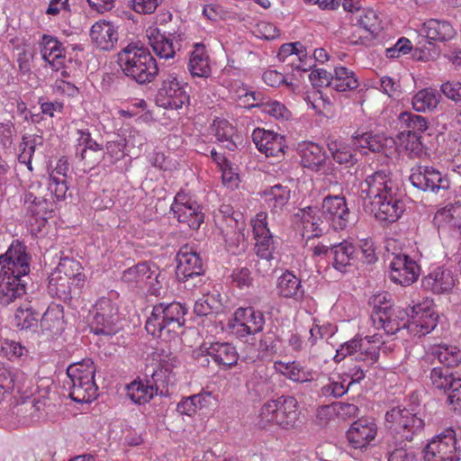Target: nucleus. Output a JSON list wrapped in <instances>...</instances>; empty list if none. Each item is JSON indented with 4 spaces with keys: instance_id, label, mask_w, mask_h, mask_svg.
I'll return each mask as SVG.
<instances>
[{
    "instance_id": "6",
    "label": "nucleus",
    "mask_w": 461,
    "mask_h": 461,
    "mask_svg": "<svg viewBox=\"0 0 461 461\" xmlns=\"http://www.w3.org/2000/svg\"><path fill=\"white\" fill-rule=\"evenodd\" d=\"M95 367L94 362L87 358L74 363L67 368V386L70 398L77 402H90L97 396V386L94 377Z\"/></svg>"
},
{
    "instance_id": "55",
    "label": "nucleus",
    "mask_w": 461,
    "mask_h": 461,
    "mask_svg": "<svg viewBox=\"0 0 461 461\" xmlns=\"http://www.w3.org/2000/svg\"><path fill=\"white\" fill-rule=\"evenodd\" d=\"M397 138L400 146L409 151L411 157H420L423 153L421 134L399 132Z\"/></svg>"
},
{
    "instance_id": "18",
    "label": "nucleus",
    "mask_w": 461,
    "mask_h": 461,
    "mask_svg": "<svg viewBox=\"0 0 461 461\" xmlns=\"http://www.w3.org/2000/svg\"><path fill=\"white\" fill-rule=\"evenodd\" d=\"M176 275L179 281L187 282L204 273L203 259L192 246L181 247L176 255Z\"/></svg>"
},
{
    "instance_id": "27",
    "label": "nucleus",
    "mask_w": 461,
    "mask_h": 461,
    "mask_svg": "<svg viewBox=\"0 0 461 461\" xmlns=\"http://www.w3.org/2000/svg\"><path fill=\"white\" fill-rule=\"evenodd\" d=\"M92 42L102 50H112L118 41L117 27L108 21L95 23L90 30Z\"/></svg>"
},
{
    "instance_id": "34",
    "label": "nucleus",
    "mask_w": 461,
    "mask_h": 461,
    "mask_svg": "<svg viewBox=\"0 0 461 461\" xmlns=\"http://www.w3.org/2000/svg\"><path fill=\"white\" fill-rule=\"evenodd\" d=\"M220 213L222 214L223 218L221 230L225 242L230 244L239 243L240 239L239 217H241V214L234 212L232 207L227 204L221 206Z\"/></svg>"
},
{
    "instance_id": "56",
    "label": "nucleus",
    "mask_w": 461,
    "mask_h": 461,
    "mask_svg": "<svg viewBox=\"0 0 461 461\" xmlns=\"http://www.w3.org/2000/svg\"><path fill=\"white\" fill-rule=\"evenodd\" d=\"M369 305L372 307L370 318L373 323L376 321V317H383L387 311H391L393 307L392 297L387 293H381L373 295L369 300Z\"/></svg>"
},
{
    "instance_id": "14",
    "label": "nucleus",
    "mask_w": 461,
    "mask_h": 461,
    "mask_svg": "<svg viewBox=\"0 0 461 461\" xmlns=\"http://www.w3.org/2000/svg\"><path fill=\"white\" fill-rule=\"evenodd\" d=\"M321 212L333 230H344L352 222V215L345 197L328 195L322 203Z\"/></svg>"
},
{
    "instance_id": "8",
    "label": "nucleus",
    "mask_w": 461,
    "mask_h": 461,
    "mask_svg": "<svg viewBox=\"0 0 461 461\" xmlns=\"http://www.w3.org/2000/svg\"><path fill=\"white\" fill-rule=\"evenodd\" d=\"M424 461H458L461 458V439L452 428L433 437L423 450Z\"/></svg>"
},
{
    "instance_id": "64",
    "label": "nucleus",
    "mask_w": 461,
    "mask_h": 461,
    "mask_svg": "<svg viewBox=\"0 0 461 461\" xmlns=\"http://www.w3.org/2000/svg\"><path fill=\"white\" fill-rule=\"evenodd\" d=\"M440 91L443 95L454 101L455 103L461 102V83L458 81H447L440 86Z\"/></svg>"
},
{
    "instance_id": "20",
    "label": "nucleus",
    "mask_w": 461,
    "mask_h": 461,
    "mask_svg": "<svg viewBox=\"0 0 461 461\" xmlns=\"http://www.w3.org/2000/svg\"><path fill=\"white\" fill-rule=\"evenodd\" d=\"M267 215L266 212H258L255 218L251 220V226L256 240V253L261 258L268 261L273 258L276 247L273 236L267 227Z\"/></svg>"
},
{
    "instance_id": "47",
    "label": "nucleus",
    "mask_w": 461,
    "mask_h": 461,
    "mask_svg": "<svg viewBox=\"0 0 461 461\" xmlns=\"http://www.w3.org/2000/svg\"><path fill=\"white\" fill-rule=\"evenodd\" d=\"M158 393V387L153 384H145L141 381H133L127 386L128 397L137 404L149 402Z\"/></svg>"
},
{
    "instance_id": "10",
    "label": "nucleus",
    "mask_w": 461,
    "mask_h": 461,
    "mask_svg": "<svg viewBox=\"0 0 461 461\" xmlns=\"http://www.w3.org/2000/svg\"><path fill=\"white\" fill-rule=\"evenodd\" d=\"M44 192L40 183H33L24 195V208L26 216L29 217L31 225H37V230H41L47 218L53 212V202L41 195Z\"/></svg>"
},
{
    "instance_id": "63",
    "label": "nucleus",
    "mask_w": 461,
    "mask_h": 461,
    "mask_svg": "<svg viewBox=\"0 0 461 461\" xmlns=\"http://www.w3.org/2000/svg\"><path fill=\"white\" fill-rule=\"evenodd\" d=\"M349 386L348 384H345V381L330 380L329 384L322 386L321 393L327 397H341L348 391Z\"/></svg>"
},
{
    "instance_id": "62",
    "label": "nucleus",
    "mask_w": 461,
    "mask_h": 461,
    "mask_svg": "<svg viewBox=\"0 0 461 461\" xmlns=\"http://www.w3.org/2000/svg\"><path fill=\"white\" fill-rule=\"evenodd\" d=\"M150 30L153 32H158L160 35L179 43L185 39V32L181 30V26L178 24L177 21L174 23L165 24V26L161 28H150Z\"/></svg>"
},
{
    "instance_id": "28",
    "label": "nucleus",
    "mask_w": 461,
    "mask_h": 461,
    "mask_svg": "<svg viewBox=\"0 0 461 461\" xmlns=\"http://www.w3.org/2000/svg\"><path fill=\"white\" fill-rule=\"evenodd\" d=\"M247 387L256 396L262 398L267 396L274 391L273 383L268 368L262 363L257 364L247 381Z\"/></svg>"
},
{
    "instance_id": "57",
    "label": "nucleus",
    "mask_w": 461,
    "mask_h": 461,
    "mask_svg": "<svg viewBox=\"0 0 461 461\" xmlns=\"http://www.w3.org/2000/svg\"><path fill=\"white\" fill-rule=\"evenodd\" d=\"M124 148L125 143L122 140L108 141L105 145V150H104L101 161L103 160L104 165L115 164L117 161L124 158Z\"/></svg>"
},
{
    "instance_id": "49",
    "label": "nucleus",
    "mask_w": 461,
    "mask_h": 461,
    "mask_svg": "<svg viewBox=\"0 0 461 461\" xmlns=\"http://www.w3.org/2000/svg\"><path fill=\"white\" fill-rule=\"evenodd\" d=\"M212 131L218 141L223 144V147L229 150H235L237 148L234 140L235 129L226 120H214L212 123Z\"/></svg>"
},
{
    "instance_id": "60",
    "label": "nucleus",
    "mask_w": 461,
    "mask_h": 461,
    "mask_svg": "<svg viewBox=\"0 0 461 461\" xmlns=\"http://www.w3.org/2000/svg\"><path fill=\"white\" fill-rule=\"evenodd\" d=\"M363 349V340L362 339L354 338L344 344H342L339 348L337 349V353L334 357V360L336 362L342 361L348 356H351L355 353L358 354L359 350Z\"/></svg>"
},
{
    "instance_id": "3",
    "label": "nucleus",
    "mask_w": 461,
    "mask_h": 461,
    "mask_svg": "<svg viewBox=\"0 0 461 461\" xmlns=\"http://www.w3.org/2000/svg\"><path fill=\"white\" fill-rule=\"evenodd\" d=\"M30 257L19 241L13 242L0 256V303L8 305L26 294Z\"/></svg>"
},
{
    "instance_id": "24",
    "label": "nucleus",
    "mask_w": 461,
    "mask_h": 461,
    "mask_svg": "<svg viewBox=\"0 0 461 461\" xmlns=\"http://www.w3.org/2000/svg\"><path fill=\"white\" fill-rule=\"evenodd\" d=\"M77 144L76 153L88 166L98 165L104 155L103 145L95 140L89 131L77 130Z\"/></svg>"
},
{
    "instance_id": "32",
    "label": "nucleus",
    "mask_w": 461,
    "mask_h": 461,
    "mask_svg": "<svg viewBox=\"0 0 461 461\" xmlns=\"http://www.w3.org/2000/svg\"><path fill=\"white\" fill-rule=\"evenodd\" d=\"M357 253L356 247L347 240L331 245L332 267L341 273H346L348 267L355 264Z\"/></svg>"
},
{
    "instance_id": "31",
    "label": "nucleus",
    "mask_w": 461,
    "mask_h": 461,
    "mask_svg": "<svg viewBox=\"0 0 461 461\" xmlns=\"http://www.w3.org/2000/svg\"><path fill=\"white\" fill-rule=\"evenodd\" d=\"M280 61H288L293 68L298 70H308L311 65L307 64L305 47L299 41L283 44L277 53Z\"/></svg>"
},
{
    "instance_id": "39",
    "label": "nucleus",
    "mask_w": 461,
    "mask_h": 461,
    "mask_svg": "<svg viewBox=\"0 0 461 461\" xmlns=\"http://www.w3.org/2000/svg\"><path fill=\"white\" fill-rule=\"evenodd\" d=\"M188 70L193 77L207 78L211 75L209 57L205 51L204 45L201 43L194 44L188 62Z\"/></svg>"
},
{
    "instance_id": "46",
    "label": "nucleus",
    "mask_w": 461,
    "mask_h": 461,
    "mask_svg": "<svg viewBox=\"0 0 461 461\" xmlns=\"http://www.w3.org/2000/svg\"><path fill=\"white\" fill-rule=\"evenodd\" d=\"M331 88L338 92L351 91L358 86V81L353 71L345 67L335 68L332 75Z\"/></svg>"
},
{
    "instance_id": "23",
    "label": "nucleus",
    "mask_w": 461,
    "mask_h": 461,
    "mask_svg": "<svg viewBox=\"0 0 461 461\" xmlns=\"http://www.w3.org/2000/svg\"><path fill=\"white\" fill-rule=\"evenodd\" d=\"M377 428L373 420L359 419L347 431L349 446L355 449L366 448L376 436Z\"/></svg>"
},
{
    "instance_id": "21",
    "label": "nucleus",
    "mask_w": 461,
    "mask_h": 461,
    "mask_svg": "<svg viewBox=\"0 0 461 461\" xmlns=\"http://www.w3.org/2000/svg\"><path fill=\"white\" fill-rule=\"evenodd\" d=\"M434 359H438L446 368H455L461 364V350L453 345H434L426 351L420 362L423 366L433 364Z\"/></svg>"
},
{
    "instance_id": "26",
    "label": "nucleus",
    "mask_w": 461,
    "mask_h": 461,
    "mask_svg": "<svg viewBox=\"0 0 461 461\" xmlns=\"http://www.w3.org/2000/svg\"><path fill=\"white\" fill-rule=\"evenodd\" d=\"M294 218L299 221L305 232H311L308 238L320 237L330 228L328 221L322 217L321 209L317 210L313 207H306L299 210L294 214Z\"/></svg>"
},
{
    "instance_id": "13",
    "label": "nucleus",
    "mask_w": 461,
    "mask_h": 461,
    "mask_svg": "<svg viewBox=\"0 0 461 461\" xmlns=\"http://www.w3.org/2000/svg\"><path fill=\"white\" fill-rule=\"evenodd\" d=\"M171 211L179 222L192 230H198L203 222L204 214L200 204L183 191L176 194Z\"/></svg>"
},
{
    "instance_id": "58",
    "label": "nucleus",
    "mask_w": 461,
    "mask_h": 461,
    "mask_svg": "<svg viewBox=\"0 0 461 461\" xmlns=\"http://www.w3.org/2000/svg\"><path fill=\"white\" fill-rule=\"evenodd\" d=\"M261 111L276 120L286 121L291 117V112L285 104L269 98L266 101V104H261Z\"/></svg>"
},
{
    "instance_id": "44",
    "label": "nucleus",
    "mask_w": 461,
    "mask_h": 461,
    "mask_svg": "<svg viewBox=\"0 0 461 461\" xmlns=\"http://www.w3.org/2000/svg\"><path fill=\"white\" fill-rule=\"evenodd\" d=\"M275 366L285 376L294 382L305 383L313 380L314 374L312 370L301 366L297 362L285 363L279 361L276 362Z\"/></svg>"
},
{
    "instance_id": "11",
    "label": "nucleus",
    "mask_w": 461,
    "mask_h": 461,
    "mask_svg": "<svg viewBox=\"0 0 461 461\" xmlns=\"http://www.w3.org/2000/svg\"><path fill=\"white\" fill-rule=\"evenodd\" d=\"M119 321L116 303L102 297L95 305L91 330L96 335L113 336L121 329Z\"/></svg>"
},
{
    "instance_id": "43",
    "label": "nucleus",
    "mask_w": 461,
    "mask_h": 461,
    "mask_svg": "<svg viewBox=\"0 0 461 461\" xmlns=\"http://www.w3.org/2000/svg\"><path fill=\"white\" fill-rule=\"evenodd\" d=\"M82 270V266L78 261L68 257H64L60 258L58 267L53 272L58 275L69 277L71 280H73V282H75L74 285L76 286L80 285L84 287L86 277Z\"/></svg>"
},
{
    "instance_id": "52",
    "label": "nucleus",
    "mask_w": 461,
    "mask_h": 461,
    "mask_svg": "<svg viewBox=\"0 0 461 461\" xmlns=\"http://www.w3.org/2000/svg\"><path fill=\"white\" fill-rule=\"evenodd\" d=\"M399 119L404 127L401 132L422 134L428 129V122L421 115L404 112L400 114Z\"/></svg>"
},
{
    "instance_id": "7",
    "label": "nucleus",
    "mask_w": 461,
    "mask_h": 461,
    "mask_svg": "<svg viewBox=\"0 0 461 461\" xmlns=\"http://www.w3.org/2000/svg\"><path fill=\"white\" fill-rule=\"evenodd\" d=\"M299 420L298 402L293 396H281L265 402L259 411V424H276L282 429L296 427Z\"/></svg>"
},
{
    "instance_id": "59",
    "label": "nucleus",
    "mask_w": 461,
    "mask_h": 461,
    "mask_svg": "<svg viewBox=\"0 0 461 461\" xmlns=\"http://www.w3.org/2000/svg\"><path fill=\"white\" fill-rule=\"evenodd\" d=\"M397 307H391L383 317H376L373 323L376 329H383L387 334H394L398 331V323L396 322Z\"/></svg>"
},
{
    "instance_id": "2",
    "label": "nucleus",
    "mask_w": 461,
    "mask_h": 461,
    "mask_svg": "<svg viewBox=\"0 0 461 461\" xmlns=\"http://www.w3.org/2000/svg\"><path fill=\"white\" fill-rule=\"evenodd\" d=\"M424 420L410 410L397 406L385 413L388 461H413L414 456L405 448L414 436L424 428Z\"/></svg>"
},
{
    "instance_id": "17",
    "label": "nucleus",
    "mask_w": 461,
    "mask_h": 461,
    "mask_svg": "<svg viewBox=\"0 0 461 461\" xmlns=\"http://www.w3.org/2000/svg\"><path fill=\"white\" fill-rule=\"evenodd\" d=\"M207 357H212L217 365L227 368L235 366L239 360L236 348L227 342L203 344L196 358L202 366H206L209 364Z\"/></svg>"
},
{
    "instance_id": "30",
    "label": "nucleus",
    "mask_w": 461,
    "mask_h": 461,
    "mask_svg": "<svg viewBox=\"0 0 461 461\" xmlns=\"http://www.w3.org/2000/svg\"><path fill=\"white\" fill-rule=\"evenodd\" d=\"M74 284L69 277L52 272L49 277L48 290L51 295L67 302L73 296L79 295L83 289L82 286H76Z\"/></svg>"
},
{
    "instance_id": "29",
    "label": "nucleus",
    "mask_w": 461,
    "mask_h": 461,
    "mask_svg": "<svg viewBox=\"0 0 461 461\" xmlns=\"http://www.w3.org/2000/svg\"><path fill=\"white\" fill-rule=\"evenodd\" d=\"M298 152L301 164L312 171H319L326 162L327 156L322 148L312 141H303L298 144Z\"/></svg>"
},
{
    "instance_id": "50",
    "label": "nucleus",
    "mask_w": 461,
    "mask_h": 461,
    "mask_svg": "<svg viewBox=\"0 0 461 461\" xmlns=\"http://www.w3.org/2000/svg\"><path fill=\"white\" fill-rule=\"evenodd\" d=\"M456 378V375L448 372L447 369L442 366L432 367L428 375L429 384L432 388L444 393H447V388Z\"/></svg>"
},
{
    "instance_id": "41",
    "label": "nucleus",
    "mask_w": 461,
    "mask_h": 461,
    "mask_svg": "<svg viewBox=\"0 0 461 461\" xmlns=\"http://www.w3.org/2000/svg\"><path fill=\"white\" fill-rule=\"evenodd\" d=\"M328 149L333 160L346 167H352L357 162L354 147L341 140H330Z\"/></svg>"
},
{
    "instance_id": "19",
    "label": "nucleus",
    "mask_w": 461,
    "mask_h": 461,
    "mask_svg": "<svg viewBox=\"0 0 461 461\" xmlns=\"http://www.w3.org/2000/svg\"><path fill=\"white\" fill-rule=\"evenodd\" d=\"M438 314L429 303H418L411 308L409 330L415 336H425L438 324Z\"/></svg>"
},
{
    "instance_id": "51",
    "label": "nucleus",
    "mask_w": 461,
    "mask_h": 461,
    "mask_svg": "<svg viewBox=\"0 0 461 461\" xmlns=\"http://www.w3.org/2000/svg\"><path fill=\"white\" fill-rule=\"evenodd\" d=\"M24 380V373L18 370H10L5 367H0L1 391L5 393H10L14 390L21 392Z\"/></svg>"
},
{
    "instance_id": "16",
    "label": "nucleus",
    "mask_w": 461,
    "mask_h": 461,
    "mask_svg": "<svg viewBox=\"0 0 461 461\" xmlns=\"http://www.w3.org/2000/svg\"><path fill=\"white\" fill-rule=\"evenodd\" d=\"M389 268L390 279L402 286L412 285L420 273L417 261L404 253L393 254Z\"/></svg>"
},
{
    "instance_id": "4",
    "label": "nucleus",
    "mask_w": 461,
    "mask_h": 461,
    "mask_svg": "<svg viewBox=\"0 0 461 461\" xmlns=\"http://www.w3.org/2000/svg\"><path fill=\"white\" fill-rule=\"evenodd\" d=\"M186 312L185 305L178 302L156 303L146 321L145 329L153 337L170 341L182 332Z\"/></svg>"
},
{
    "instance_id": "37",
    "label": "nucleus",
    "mask_w": 461,
    "mask_h": 461,
    "mask_svg": "<svg viewBox=\"0 0 461 461\" xmlns=\"http://www.w3.org/2000/svg\"><path fill=\"white\" fill-rule=\"evenodd\" d=\"M276 288L278 294L284 298L302 301L304 297V289L301 280L290 271H286L279 276Z\"/></svg>"
},
{
    "instance_id": "42",
    "label": "nucleus",
    "mask_w": 461,
    "mask_h": 461,
    "mask_svg": "<svg viewBox=\"0 0 461 461\" xmlns=\"http://www.w3.org/2000/svg\"><path fill=\"white\" fill-rule=\"evenodd\" d=\"M435 221L441 228L459 230L461 228V203H448L438 210L435 215Z\"/></svg>"
},
{
    "instance_id": "5",
    "label": "nucleus",
    "mask_w": 461,
    "mask_h": 461,
    "mask_svg": "<svg viewBox=\"0 0 461 461\" xmlns=\"http://www.w3.org/2000/svg\"><path fill=\"white\" fill-rule=\"evenodd\" d=\"M122 73L140 85L152 82L158 74L156 59L148 50L129 44L118 53Z\"/></svg>"
},
{
    "instance_id": "45",
    "label": "nucleus",
    "mask_w": 461,
    "mask_h": 461,
    "mask_svg": "<svg viewBox=\"0 0 461 461\" xmlns=\"http://www.w3.org/2000/svg\"><path fill=\"white\" fill-rule=\"evenodd\" d=\"M440 97L436 89L424 88L414 95L411 104L413 109L420 113L433 111L439 104Z\"/></svg>"
},
{
    "instance_id": "12",
    "label": "nucleus",
    "mask_w": 461,
    "mask_h": 461,
    "mask_svg": "<svg viewBox=\"0 0 461 461\" xmlns=\"http://www.w3.org/2000/svg\"><path fill=\"white\" fill-rule=\"evenodd\" d=\"M411 185L419 190L442 194L450 187L447 175L442 174L433 167L418 166L411 169L409 177Z\"/></svg>"
},
{
    "instance_id": "15",
    "label": "nucleus",
    "mask_w": 461,
    "mask_h": 461,
    "mask_svg": "<svg viewBox=\"0 0 461 461\" xmlns=\"http://www.w3.org/2000/svg\"><path fill=\"white\" fill-rule=\"evenodd\" d=\"M189 101L184 86L173 75H167L156 95V103L165 109H179Z\"/></svg>"
},
{
    "instance_id": "54",
    "label": "nucleus",
    "mask_w": 461,
    "mask_h": 461,
    "mask_svg": "<svg viewBox=\"0 0 461 461\" xmlns=\"http://www.w3.org/2000/svg\"><path fill=\"white\" fill-rule=\"evenodd\" d=\"M39 313L32 305L20 306L15 312V323L21 330H30L38 324Z\"/></svg>"
},
{
    "instance_id": "1",
    "label": "nucleus",
    "mask_w": 461,
    "mask_h": 461,
    "mask_svg": "<svg viewBox=\"0 0 461 461\" xmlns=\"http://www.w3.org/2000/svg\"><path fill=\"white\" fill-rule=\"evenodd\" d=\"M360 187L362 194L369 199L371 212L376 220L393 223L405 211L402 194L390 171L380 169L366 176Z\"/></svg>"
},
{
    "instance_id": "33",
    "label": "nucleus",
    "mask_w": 461,
    "mask_h": 461,
    "mask_svg": "<svg viewBox=\"0 0 461 461\" xmlns=\"http://www.w3.org/2000/svg\"><path fill=\"white\" fill-rule=\"evenodd\" d=\"M421 32L430 41L446 42L452 40L456 32L452 24L445 20L429 19L423 23Z\"/></svg>"
},
{
    "instance_id": "22",
    "label": "nucleus",
    "mask_w": 461,
    "mask_h": 461,
    "mask_svg": "<svg viewBox=\"0 0 461 461\" xmlns=\"http://www.w3.org/2000/svg\"><path fill=\"white\" fill-rule=\"evenodd\" d=\"M252 140L257 149L267 157L280 158L284 155L285 139L282 135L264 129H255Z\"/></svg>"
},
{
    "instance_id": "53",
    "label": "nucleus",
    "mask_w": 461,
    "mask_h": 461,
    "mask_svg": "<svg viewBox=\"0 0 461 461\" xmlns=\"http://www.w3.org/2000/svg\"><path fill=\"white\" fill-rule=\"evenodd\" d=\"M219 295L214 294H203L201 298L196 300L194 312L198 316H208L212 313H216L221 307Z\"/></svg>"
},
{
    "instance_id": "9",
    "label": "nucleus",
    "mask_w": 461,
    "mask_h": 461,
    "mask_svg": "<svg viewBox=\"0 0 461 461\" xmlns=\"http://www.w3.org/2000/svg\"><path fill=\"white\" fill-rule=\"evenodd\" d=\"M164 279L165 276L158 267L149 262L139 263L124 270L122 275V282L129 285L141 287L149 285V292L154 295L159 294L162 287L161 283Z\"/></svg>"
},
{
    "instance_id": "35",
    "label": "nucleus",
    "mask_w": 461,
    "mask_h": 461,
    "mask_svg": "<svg viewBox=\"0 0 461 461\" xmlns=\"http://www.w3.org/2000/svg\"><path fill=\"white\" fill-rule=\"evenodd\" d=\"M235 321L243 328L247 334H256L262 331L265 325V318L261 312L255 311L252 307L239 308L235 313Z\"/></svg>"
},
{
    "instance_id": "61",
    "label": "nucleus",
    "mask_w": 461,
    "mask_h": 461,
    "mask_svg": "<svg viewBox=\"0 0 461 461\" xmlns=\"http://www.w3.org/2000/svg\"><path fill=\"white\" fill-rule=\"evenodd\" d=\"M447 403L455 411H461V375L447 390Z\"/></svg>"
},
{
    "instance_id": "40",
    "label": "nucleus",
    "mask_w": 461,
    "mask_h": 461,
    "mask_svg": "<svg viewBox=\"0 0 461 461\" xmlns=\"http://www.w3.org/2000/svg\"><path fill=\"white\" fill-rule=\"evenodd\" d=\"M148 37L152 50L159 59H173L176 50L181 48V43L160 35L158 32L149 30Z\"/></svg>"
},
{
    "instance_id": "38",
    "label": "nucleus",
    "mask_w": 461,
    "mask_h": 461,
    "mask_svg": "<svg viewBox=\"0 0 461 461\" xmlns=\"http://www.w3.org/2000/svg\"><path fill=\"white\" fill-rule=\"evenodd\" d=\"M41 329L48 335H57L65 329L63 308L58 304L49 306L41 320Z\"/></svg>"
},
{
    "instance_id": "36",
    "label": "nucleus",
    "mask_w": 461,
    "mask_h": 461,
    "mask_svg": "<svg viewBox=\"0 0 461 461\" xmlns=\"http://www.w3.org/2000/svg\"><path fill=\"white\" fill-rule=\"evenodd\" d=\"M40 46L42 59L52 68L59 69L65 59L62 44L56 38L44 34Z\"/></svg>"
},
{
    "instance_id": "48",
    "label": "nucleus",
    "mask_w": 461,
    "mask_h": 461,
    "mask_svg": "<svg viewBox=\"0 0 461 461\" xmlns=\"http://www.w3.org/2000/svg\"><path fill=\"white\" fill-rule=\"evenodd\" d=\"M265 202L274 212L282 210L290 199V189L282 185H276L264 192Z\"/></svg>"
},
{
    "instance_id": "25",
    "label": "nucleus",
    "mask_w": 461,
    "mask_h": 461,
    "mask_svg": "<svg viewBox=\"0 0 461 461\" xmlns=\"http://www.w3.org/2000/svg\"><path fill=\"white\" fill-rule=\"evenodd\" d=\"M422 287L435 294H449L456 285L451 270L437 267L421 280Z\"/></svg>"
}]
</instances>
